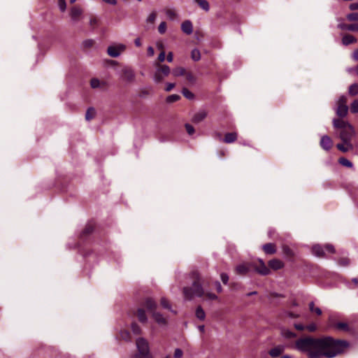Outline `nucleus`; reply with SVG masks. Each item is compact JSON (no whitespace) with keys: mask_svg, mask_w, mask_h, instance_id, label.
I'll return each mask as SVG.
<instances>
[{"mask_svg":"<svg viewBox=\"0 0 358 358\" xmlns=\"http://www.w3.org/2000/svg\"><path fill=\"white\" fill-rule=\"evenodd\" d=\"M348 346L347 341L331 336H305L296 340L294 345L299 352L308 358H333L342 353Z\"/></svg>","mask_w":358,"mask_h":358,"instance_id":"1","label":"nucleus"},{"mask_svg":"<svg viewBox=\"0 0 358 358\" xmlns=\"http://www.w3.org/2000/svg\"><path fill=\"white\" fill-rule=\"evenodd\" d=\"M192 280V287H185L182 292L186 300H192L194 296L201 297L204 290L201 283V276L197 271H193L189 274Z\"/></svg>","mask_w":358,"mask_h":358,"instance_id":"2","label":"nucleus"},{"mask_svg":"<svg viewBox=\"0 0 358 358\" xmlns=\"http://www.w3.org/2000/svg\"><path fill=\"white\" fill-rule=\"evenodd\" d=\"M333 126L338 130V136L343 143L351 142L355 136L354 127L347 121L342 119H334Z\"/></svg>","mask_w":358,"mask_h":358,"instance_id":"3","label":"nucleus"},{"mask_svg":"<svg viewBox=\"0 0 358 358\" xmlns=\"http://www.w3.org/2000/svg\"><path fill=\"white\" fill-rule=\"evenodd\" d=\"M136 345L137 348L136 353L152 355L150 350L149 343L145 338L143 337L138 338L136 341Z\"/></svg>","mask_w":358,"mask_h":358,"instance_id":"4","label":"nucleus"},{"mask_svg":"<svg viewBox=\"0 0 358 358\" xmlns=\"http://www.w3.org/2000/svg\"><path fill=\"white\" fill-rule=\"evenodd\" d=\"M348 107L347 106V97L341 96L337 101V108L336 113L340 117H344L347 115Z\"/></svg>","mask_w":358,"mask_h":358,"instance_id":"5","label":"nucleus"},{"mask_svg":"<svg viewBox=\"0 0 358 358\" xmlns=\"http://www.w3.org/2000/svg\"><path fill=\"white\" fill-rule=\"evenodd\" d=\"M126 49V45L122 43L113 45L108 47L107 53L111 57H117Z\"/></svg>","mask_w":358,"mask_h":358,"instance_id":"6","label":"nucleus"},{"mask_svg":"<svg viewBox=\"0 0 358 358\" xmlns=\"http://www.w3.org/2000/svg\"><path fill=\"white\" fill-rule=\"evenodd\" d=\"M257 264L256 262H252V270L262 275H267L270 273V269L266 266L264 261L261 259H258Z\"/></svg>","mask_w":358,"mask_h":358,"instance_id":"7","label":"nucleus"},{"mask_svg":"<svg viewBox=\"0 0 358 358\" xmlns=\"http://www.w3.org/2000/svg\"><path fill=\"white\" fill-rule=\"evenodd\" d=\"M252 270V262H244L236 266L235 271L238 275H244Z\"/></svg>","mask_w":358,"mask_h":358,"instance_id":"8","label":"nucleus"},{"mask_svg":"<svg viewBox=\"0 0 358 358\" xmlns=\"http://www.w3.org/2000/svg\"><path fill=\"white\" fill-rule=\"evenodd\" d=\"M320 145L323 150L329 151L333 146V141L329 136L324 135L321 137Z\"/></svg>","mask_w":358,"mask_h":358,"instance_id":"9","label":"nucleus"},{"mask_svg":"<svg viewBox=\"0 0 358 358\" xmlns=\"http://www.w3.org/2000/svg\"><path fill=\"white\" fill-rule=\"evenodd\" d=\"M123 79L127 82H133L135 79V73L132 69L125 67L122 69Z\"/></svg>","mask_w":358,"mask_h":358,"instance_id":"10","label":"nucleus"},{"mask_svg":"<svg viewBox=\"0 0 358 358\" xmlns=\"http://www.w3.org/2000/svg\"><path fill=\"white\" fill-rule=\"evenodd\" d=\"M208 115V113L206 110H200L196 113L192 117V122L195 124H198L202 122Z\"/></svg>","mask_w":358,"mask_h":358,"instance_id":"11","label":"nucleus"},{"mask_svg":"<svg viewBox=\"0 0 358 358\" xmlns=\"http://www.w3.org/2000/svg\"><path fill=\"white\" fill-rule=\"evenodd\" d=\"M83 10L79 6H73L71 8L70 16L71 20L74 22H77L79 20V17L82 15Z\"/></svg>","mask_w":358,"mask_h":358,"instance_id":"12","label":"nucleus"},{"mask_svg":"<svg viewBox=\"0 0 358 358\" xmlns=\"http://www.w3.org/2000/svg\"><path fill=\"white\" fill-rule=\"evenodd\" d=\"M182 31L187 34L190 35L193 32V25L190 20H185L181 24Z\"/></svg>","mask_w":358,"mask_h":358,"instance_id":"13","label":"nucleus"},{"mask_svg":"<svg viewBox=\"0 0 358 358\" xmlns=\"http://www.w3.org/2000/svg\"><path fill=\"white\" fill-rule=\"evenodd\" d=\"M324 246L315 245L312 248L313 254L318 257H324L325 255Z\"/></svg>","mask_w":358,"mask_h":358,"instance_id":"14","label":"nucleus"},{"mask_svg":"<svg viewBox=\"0 0 358 358\" xmlns=\"http://www.w3.org/2000/svg\"><path fill=\"white\" fill-rule=\"evenodd\" d=\"M268 266L273 270H278L284 266V263L278 259H273L268 262Z\"/></svg>","mask_w":358,"mask_h":358,"instance_id":"15","label":"nucleus"},{"mask_svg":"<svg viewBox=\"0 0 358 358\" xmlns=\"http://www.w3.org/2000/svg\"><path fill=\"white\" fill-rule=\"evenodd\" d=\"M336 148H338V150H339L340 151H341L343 152H347L349 150H352L354 148V146H353L352 142H349V143H343H343H338L336 145Z\"/></svg>","mask_w":358,"mask_h":358,"instance_id":"16","label":"nucleus"},{"mask_svg":"<svg viewBox=\"0 0 358 358\" xmlns=\"http://www.w3.org/2000/svg\"><path fill=\"white\" fill-rule=\"evenodd\" d=\"M152 317L159 325H166V320L163 317V315L157 311H153L152 313Z\"/></svg>","mask_w":358,"mask_h":358,"instance_id":"17","label":"nucleus"},{"mask_svg":"<svg viewBox=\"0 0 358 358\" xmlns=\"http://www.w3.org/2000/svg\"><path fill=\"white\" fill-rule=\"evenodd\" d=\"M144 306L148 309V310L152 313L153 311H155L157 303L152 299L147 298L144 302Z\"/></svg>","mask_w":358,"mask_h":358,"instance_id":"18","label":"nucleus"},{"mask_svg":"<svg viewBox=\"0 0 358 358\" xmlns=\"http://www.w3.org/2000/svg\"><path fill=\"white\" fill-rule=\"evenodd\" d=\"M338 28L342 30H348L352 31H358V24H346L344 23H341L338 24Z\"/></svg>","mask_w":358,"mask_h":358,"instance_id":"19","label":"nucleus"},{"mask_svg":"<svg viewBox=\"0 0 358 358\" xmlns=\"http://www.w3.org/2000/svg\"><path fill=\"white\" fill-rule=\"evenodd\" d=\"M238 134L236 132L227 133L224 136L223 141L225 143H232L237 140Z\"/></svg>","mask_w":358,"mask_h":358,"instance_id":"20","label":"nucleus"},{"mask_svg":"<svg viewBox=\"0 0 358 358\" xmlns=\"http://www.w3.org/2000/svg\"><path fill=\"white\" fill-rule=\"evenodd\" d=\"M262 248L266 254L272 255L276 252V248L273 243H266L262 246Z\"/></svg>","mask_w":358,"mask_h":358,"instance_id":"21","label":"nucleus"},{"mask_svg":"<svg viewBox=\"0 0 358 358\" xmlns=\"http://www.w3.org/2000/svg\"><path fill=\"white\" fill-rule=\"evenodd\" d=\"M357 42V38L352 35L346 34L342 38V43L345 45H348Z\"/></svg>","mask_w":358,"mask_h":358,"instance_id":"22","label":"nucleus"},{"mask_svg":"<svg viewBox=\"0 0 358 358\" xmlns=\"http://www.w3.org/2000/svg\"><path fill=\"white\" fill-rule=\"evenodd\" d=\"M284 351V347L281 345L276 346L273 348H272L269 351V355L271 357H275L279 356L282 352Z\"/></svg>","mask_w":358,"mask_h":358,"instance_id":"23","label":"nucleus"},{"mask_svg":"<svg viewBox=\"0 0 358 358\" xmlns=\"http://www.w3.org/2000/svg\"><path fill=\"white\" fill-rule=\"evenodd\" d=\"M137 317H138V320L141 323H146L148 321V318L145 315V312L143 308H138L137 310Z\"/></svg>","mask_w":358,"mask_h":358,"instance_id":"24","label":"nucleus"},{"mask_svg":"<svg viewBox=\"0 0 358 358\" xmlns=\"http://www.w3.org/2000/svg\"><path fill=\"white\" fill-rule=\"evenodd\" d=\"M157 69L159 70L162 74L164 76H167L171 73V69L167 65L156 64Z\"/></svg>","mask_w":358,"mask_h":358,"instance_id":"25","label":"nucleus"},{"mask_svg":"<svg viewBox=\"0 0 358 358\" xmlns=\"http://www.w3.org/2000/svg\"><path fill=\"white\" fill-rule=\"evenodd\" d=\"M194 1L205 11L208 12L210 10L209 3L206 0H194Z\"/></svg>","mask_w":358,"mask_h":358,"instance_id":"26","label":"nucleus"},{"mask_svg":"<svg viewBox=\"0 0 358 358\" xmlns=\"http://www.w3.org/2000/svg\"><path fill=\"white\" fill-rule=\"evenodd\" d=\"M160 303H161V306L164 308H166V309H168L170 311H171L172 313L176 314V312H175L174 310H173L171 309V304L169 303V301H168L167 299L164 298V297H162L161 299V301H160Z\"/></svg>","mask_w":358,"mask_h":358,"instance_id":"27","label":"nucleus"},{"mask_svg":"<svg viewBox=\"0 0 358 358\" xmlns=\"http://www.w3.org/2000/svg\"><path fill=\"white\" fill-rule=\"evenodd\" d=\"M96 115V110L94 108H89L87 110L86 114H85V119L87 121H90L92 120Z\"/></svg>","mask_w":358,"mask_h":358,"instance_id":"28","label":"nucleus"},{"mask_svg":"<svg viewBox=\"0 0 358 358\" xmlns=\"http://www.w3.org/2000/svg\"><path fill=\"white\" fill-rule=\"evenodd\" d=\"M338 163L345 167L352 169L353 167L352 163L345 157H341L338 159Z\"/></svg>","mask_w":358,"mask_h":358,"instance_id":"29","label":"nucleus"},{"mask_svg":"<svg viewBox=\"0 0 358 358\" xmlns=\"http://www.w3.org/2000/svg\"><path fill=\"white\" fill-rule=\"evenodd\" d=\"M195 314L196 317L200 320H203L206 317V313L201 306L197 307Z\"/></svg>","mask_w":358,"mask_h":358,"instance_id":"30","label":"nucleus"},{"mask_svg":"<svg viewBox=\"0 0 358 358\" xmlns=\"http://www.w3.org/2000/svg\"><path fill=\"white\" fill-rule=\"evenodd\" d=\"M185 69L183 67H177L172 71V74L176 76H181L185 74Z\"/></svg>","mask_w":358,"mask_h":358,"instance_id":"31","label":"nucleus"},{"mask_svg":"<svg viewBox=\"0 0 358 358\" xmlns=\"http://www.w3.org/2000/svg\"><path fill=\"white\" fill-rule=\"evenodd\" d=\"M348 92L351 96H355L358 94V83H353L350 85Z\"/></svg>","mask_w":358,"mask_h":358,"instance_id":"32","label":"nucleus"},{"mask_svg":"<svg viewBox=\"0 0 358 358\" xmlns=\"http://www.w3.org/2000/svg\"><path fill=\"white\" fill-rule=\"evenodd\" d=\"M337 329L342 330L343 331H349L350 328L346 322H338L335 324Z\"/></svg>","mask_w":358,"mask_h":358,"instance_id":"33","label":"nucleus"},{"mask_svg":"<svg viewBox=\"0 0 358 358\" xmlns=\"http://www.w3.org/2000/svg\"><path fill=\"white\" fill-rule=\"evenodd\" d=\"M165 13L167 17L171 20H173L177 17V13L173 9H166Z\"/></svg>","mask_w":358,"mask_h":358,"instance_id":"34","label":"nucleus"},{"mask_svg":"<svg viewBox=\"0 0 358 358\" xmlns=\"http://www.w3.org/2000/svg\"><path fill=\"white\" fill-rule=\"evenodd\" d=\"M191 58L195 62L199 61L201 59L200 51L196 48L192 50L191 52Z\"/></svg>","mask_w":358,"mask_h":358,"instance_id":"35","label":"nucleus"},{"mask_svg":"<svg viewBox=\"0 0 358 358\" xmlns=\"http://www.w3.org/2000/svg\"><path fill=\"white\" fill-rule=\"evenodd\" d=\"M309 309L312 313H315L317 315H320L322 314V310L318 307H315L314 302H310L309 303Z\"/></svg>","mask_w":358,"mask_h":358,"instance_id":"36","label":"nucleus"},{"mask_svg":"<svg viewBox=\"0 0 358 358\" xmlns=\"http://www.w3.org/2000/svg\"><path fill=\"white\" fill-rule=\"evenodd\" d=\"M182 93L183 96L187 99H192L194 97V94L187 88H183L182 90Z\"/></svg>","mask_w":358,"mask_h":358,"instance_id":"37","label":"nucleus"},{"mask_svg":"<svg viewBox=\"0 0 358 358\" xmlns=\"http://www.w3.org/2000/svg\"><path fill=\"white\" fill-rule=\"evenodd\" d=\"M282 334L284 337L287 338H292L296 336V334L292 332L288 329H283L282 331Z\"/></svg>","mask_w":358,"mask_h":358,"instance_id":"38","label":"nucleus"},{"mask_svg":"<svg viewBox=\"0 0 358 358\" xmlns=\"http://www.w3.org/2000/svg\"><path fill=\"white\" fill-rule=\"evenodd\" d=\"M154 80L156 83H160L163 80V76L159 70L157 69L154 75Z\"/></svg>","mask_w":358,"mask_h":358,"instance_id":"39","label":"nucleus"},{"mask_svg":"<svg viewBox=\"0 0 358 358\" xmlns=\"http://www.w3.org/2000/svg\"><path fill=\"white\" fill-rule=\"evenodd\" d=\"M180 99V96L179 95H178V94H171V95H169L166 98V101L168 103H173L175 101H178Z\"/></svg>","mask_w":358,"mask_h":358,"instance_id":"40","label":"nucleus"},{"mask_svg":"<svg viewBox=\"0 0 358 358\" xmlns=\"http://www.w3.org/2000/svg\"><path fill=\"white\" fill-rule=\"evenodd\" d=\"M187 80L191 83L194 84L196 83V78L192 73H185Z\"/></svg>","mask_w":358,"mask_h":358,"instance_id":"41","label":"nucleus"},{"mask_svg":"<svg viewBox=\"0 0 358 358\" xmlns=\"http://www.w3.org/2000/svg\"><path fill=\"white\" fill-rule=\"evenodd\" d=\"M350 110L352 113L358 112V100H355L350 105Z\"/></svg>","mask_w":358,"mask_h":358,"instance_id":"42","label":"nucleus"},{"mask_svg":"<svg viewBox=\"0 0 358 358\" xmlns=\"http://www.w3.org/2000/svg\"><path fill=\"white\" fill-rule=\"evenodd\" d=\"M349 21H358V13H352L346 16Z\"/></svg>","mask_w":358,"mask_h":358,"instance_id":"43","label":"nucleus"},{"mask_svg":"<svg viewBox=\"0 0 358 358\" xmlns=\"http://www.w3.org/2000/svg\"><path fill=\"white\" fill-rule=\"evenodd\" d=\"M156 17H157L156 12H155V11H154V12H152V13L149 15V16L148 17V18H147L146 21H147V22H148V23H151V24H152V23H154V22H155V20H156Z\"/></svg>","mask_w":358,"mask_h":358,"instance_id":"44","label":"nucleus"},{"mask_svg":"<svg viewBox=\"0 0 358 358\" xmlns=\"http://www.w3.org/2000/svg\"><path fill=\"white\" fill-rule=\"evenodd\" d=\"M131 330L135 334H140L141 332L140 327L136 323L131 324Z\"/></svg>","mask_w":358,"mask_h":358,"instance_id":"45","label":"nucleus"},{"mask_svg":"<svg viewBox=\"0 0 358 358\" xmlns=\"http://www.w3.org/2000/svg\"><path fill=\"white\" fill-rule=\"evenodd\" d=\"M58 6L62 12H64L66 9V3L65 0H58Z\"/></svg>","mask_w":358,"mask_h":358,"instance_id":"46","label":"nucleus"},{"mask_svg":"<svg viewBox=\"0 0 358 358\" xmlns=\"http://www.w3.org/2000/svg\"><path fill=\"white\" fill-rule=\"evenodd\" d=\"M158 31L161 34H163L166 31V24L165 22H162L159 27H158Z\"/></svg>","mask_w":358,"mask_h":358,"instance_id":"47","label":"nucleus"},{"mask_svg":"<svg viewBox=\"0 0 358 358\" xmlns=\"http://www.w3.org/2000/svg\"><path fill=\"white\" fill-rule=\"evenodd\" d=\"M94 41L92 39H87L83 41V45L85 48H89L93 46Z\"/></svg>","mask_w":358,"mask_h":358,"instance_id":"48","label":"nucleus"},{"mask_svg":"<svg viewBox=\"0 0 358 358\" xmlns=\"http://www.w3.org/2000/svg\"><path fill=\"white\" fill-rule=\"evenodd\" d=\"M185 127L189 135H192L194 133V128L191 124L187 123Z\"/></svg>","mask_w":358,"mask_h":358,"instance_id":"49","label":"nucleus"},{"mask_svg":"<svg viewBox=\"0 0 358 358\" xmlns=\"http://www.w3.org/2000/svg\"><path fill=\"white\" fill-rule=\"evenodd\" d=\"M90 85L92 88H97L100 85V81L96 78H93L91 80Z\"/></svg>","mask_w":358,"mask_h":358,"instance_id":"50","label":"nucleus"},{"mask_svg":"<svg viewBox=\"0 0 358 358\" xmlns=\"http://www.w3.org/2000/svg\"><path fill=\"white\" fill-rule=\"evenodd\" d=\"M121 338L125 341H129L130 334L127 331H123L121 332Z\"/></svg>","mask_w":358,"mask_h":358,"instance_id":"51","label":"nucleus"},{"mask_svg":"<svg viewBox=\"0 0 358 358\" xmlns=\"http://www.w3.org/2000/svg\"><path fill=\"white\" fill-rule=\"evenodd\" d=\"M324 251H327L328 252H330V253H334L335 252V249H334V247L331 245V244H327L324 245Z\"/></svg>","mask_w":358,"mask_h":358,"instance_id":"52","label":"nucleus"},{"mask_svg":"<svg viewBox=\"0 0 358 358\" xmlns=\"http://www.w3.org/2000/svg\"><path fill=\"white\" fill-rule=\"evenodd\" d=\"M132 358H153L152 355H146L145 354L136 353Z\"/></svg>","mask_w":358,"mask_h":358,"instance_id":"53","label":"nucleus"},{"mask_svg":"<svg viewBox=\"0 0 358 358\" xmlns=\"http://www.w3.org/2000/svg\"><path fill=\"white\" fill-rule=\"evenodd\" d=\"M338 264L341 266H348L349 264V259L347 258H342L338 260Z\"/></svg>","mask_w":358,"mask_h":358,"instance_id":"54","label":"nucleus"},{"mask_svg":"<svg viewBox=\"0 0 358 358\" xmlns=\"http://www.w3.org/2000/svg\"><path fill=\"white\" fill-rule=\"evenodd\" d=\"M220 278H221L222 282L224 285L227 284V282L229 281V276L227 273H221Z\"/></svg>","mask_w":358,"mask_h":358,"instance_id":"55","label":"nucleus"},{"mask_svg":"<svg viewBox=\"0 0 358 358\" xmlns=\"http://www.w3.org/2000/svg\"><path fill=\"white\" fill-rule=\"evenodd\" d=\"M93 231V227L91 225H87L84 229L83 233L85 235L90 234Z\"/></svg>","mask_w":358,"mask_h":358,"instance_id":"56","label":"nucleus"},{"mask_svg":"<svg viewBox=\"0 0 358 358\" xmlns=\"http://www.w3.org/2000/svg\"><path fill=\"white\" fill-rule=\"evenodd\" d=\"M347 71L349 73H355L358 76V64L355 67L348 68Z\"/></svg>","mask_w":358,"mask_h":358,"instance_id":"57","label":"nucleus"},{"mask_svg":"<svg viewBox=\"0 0 358 358\" xmlns=\"http://www.w3.org/2000/svg\"><path fill=\"white\" fill-rule=\"evenodd\" d=\"M183 355V352L182 351L179 349V348H177L175 350V352H174V357L175 358H180Z\"/></svg>","mask_w":358,"mask_h":358,"instance_id":"58","label":"nucleus"},{"mask_svg":"<svg viewBox=\"0 0 358 358\" xmlns=\"http://www.w3.org/2000/svg\"><path fill=\"white\" fill-rule=\"evenodd\" d=\"M282 250H283V252L287 255H289V256H292V250L287 245H284L282 247Z\"/></svg>","mask_w":358,"mask_h":358,"instance_id":"59","label":"nucleus"},{"mask_svg":"<svg viewBox=\"0 0 358 358\" xmlns=\"http://www.w3.org/2000/svg\"><path fill=\"white\" fill-rule=\"evenodd\" d=\"M166 59V54H165V52L164 50H162L159 56H158V60L160 62H163Z\"/></svg>","mask_w":358,"mask_h":358,"instance_id":"60","label":"nucleus"},{"mask_svg":"<svg viewBox=\"0 0 358 358\" xmlns=\"http://www.w3.org/2000/svg\"><path fill=\"white\" fill-rule=\"evenodd\" d=\"M98 23V20L95 17H92L90 20V24L92 26V27H94Z\"/></svg>","mask_w":358,"mask_h":358,"instance_id":"61","label":"nucleus"},{"mask_svg":"<svg viewBox=\"0 0 358 358\" xmlns=\"http://www.w3.org/2000/svg\"><path fill=\"white\" fill-rule=\"evenodd\" d=\"M206 296L210 300H215L217 299V296L213 293H206Z\"/></svg>","mask_w":358,"mask_h":358,"instance_id":"62","label":"nucleus"},{"mask_svg":"<svg viewBox=\"0 0 358 358\" xmlns=\"http://www.w3.org/2000/svg\"><path fill=\"white\" fill-rule=\"evenodd\" d=\"M352 57L355 61L358 62V48L354 50Z\"/></svg>","mask_w":358,"mask_h":358,"instance_id":"63","label":"nucleus"},{"mask_svg":"<svg viewBox=\"0 0 358 358\" xmlns=\"http://www.w3.org/2000/svg\"><path fill=\"white\" fill-rule=\"evenodd\" d=\"M349 8L352 10H358V2L357 3H352L349 6Z\"/></svg>","mask_w":358,"mask_h":358,"instance_id":"64","label":"nucleus"}]
</instances>
